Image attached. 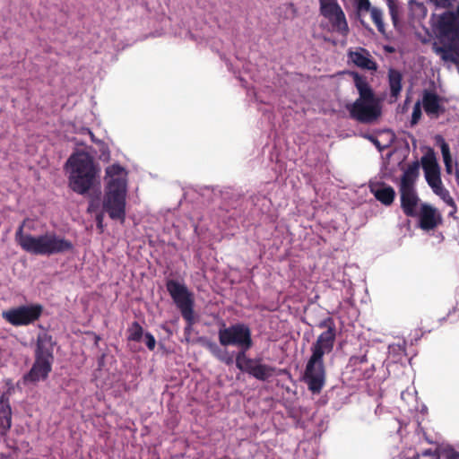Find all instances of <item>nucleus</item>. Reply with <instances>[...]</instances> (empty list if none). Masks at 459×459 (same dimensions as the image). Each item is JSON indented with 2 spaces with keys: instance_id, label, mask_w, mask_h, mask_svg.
<instances>
[{
  "instance_id": "obj_1",
  "label": "nucleus",
  "mask_w": 459,
  "mask_h": 459,
  "mask_svg": "<svg viewBox=\"0 0 459 459\" xmlns=\"http://www.w3.org/2000/svg\"><path fill=\"white\" fill-rule=\"evenodd\" d=\"M105 186L101 201V212L96 213L98 229L103 231L104 213L111 220L123 223L126 220L127 196V171L119 164H112L105 169Z\"/></svg>"
},
{
  "instance_id": "obj_2",
  "label": "nucleus",
  "mask_w": 459,
  "mask_h": 459,
  "mask_svg": "<svg viewBox=\"0 0 459 459\" xmlns=\"http://www.w3.org/2000/svg\"><path fill=\"white\" fill-rule=\"evenodd\" d=\"M320 326H327V330L322 333L312 345V355L306 365L303 377L308 389L314 394L320 393L325 385V370L323 357L333 351L335 340V328L331 322L329 325L327 322H323Z\"/></svg>"
},
{
  "instance_id": "obj_3",
  "label": "nucleus",
  "mask_w": 459,
  "mask_h": 459,
  "mask_svg": "<svg viewBox=\"0 0 459 459\" xmlns=\"http://www.w3.org/2000/svg\"><path fill=\"white\" fill-rule=\"evenodd\" d=\"M218 338L221 347L216 342L206 343L208 351L221 362L231 365L234 362L236 354L228 351V346H234L239 349L238 352H246L253 346L251 330L248 325L238 323L226 326L223 325L218 331Z\"/></svg>"
},
{
  "instance_id": "obj_4",
  "label": "nucleus",
  "mask_w": 459,
  "mask_h": 459,
  "mask_svg": "<svg viewBox=\"0 0 459 459\" xmlns=\"http://www.w3.org/2000/svg\"><path fill=\"white\" fill-rule=\"evenodd\" d=\"M65 171L69 187L79 195H86L100 186V167L86 152H75L67 160Z\"/></svg>"
},
{
  "instance_id": "obj_5",
  "label": "nucleus",
  "mask_w": 459,
  "mask_h": 459,
  "mask_svg": "<svg viewBox=\"0 0 459 459\" xmlns=\"http://www.w3.org/2000/svg\"><path fill=\"white\" fill-rule=\"evenodd\" d=\"M24 222L15 233L17 244L27 253L35 255L50 256L73 250V243L54 231H47L40 235L24 233Z\"/></svg>"
},
{
  "instance_id": "obj_6",
  "label": "nucleus",
  "mask_w": 459,
  "mask_h": 459,
  "mask_svg": "<svg viewBox=\"0 0 459 459\" xmlns=\"http://www.w3.org/2000/svg\"><path fill=\"white\" fill-rule=\"evenodd\" d=\"M359 97L348 107L351 117L361 123H372L381 115V107L364 76L351 73Z\"/></svg>"
},
{
  "instance_id": "obj_7",
  "label": "nucleus",
  "mask_w": 459,
  "mask_h": 459,
  "mask_svg": "<svg viewBox=\"0 0 459 459\" xmlns=\"http://www.w3.org/2000/svg\"><path fill=\"white\" fill-rule=\"evenodd\" d=\"M54 361L52 337L48 333H40L37 340L35 361L24 379L28 382L45 380L52 369Z\"/></svg>"
},
{
  "instance_id": "obj_8",
  "label": "nucleus",
  "mask_w": 459,
  "mask_h": 459,
  "mask_svg": "<svg viewBox=\"0 0 459 459\" xmlns=\"http://www.w3.org/2000/svg\"><path fill=\"white\" fill-rule=\"evenodd\" d=\"M177 307L180 310L183 318L186 321V331H190L195 322L194 313V294L187 289L185 283L175 280H169L166 284Z\"/></svg>"
},
{
  "instance_id": "obj_9",
  "label": "nucleus",
  "mask_w": 459,
  "mask_h": 459,
  "mask_svg": "<svg viewBox=\"0 0 459 459\" xmlns=\"http://www.w3.org/2000/svg\"><path fill=\"white\" fill-rule=\"evenodd\" d=\"M418 173V165L409 167L404 171L401 179L400 193L402 208L408 216H417L418 211L420 210L418 207L420 199L414 188Z\"/></svg>"
},
{
  "instance_id": "obj_10",
  "label": "nucleus",
  "mask_w": 459,
  "mask_h": 459,
  "mask_svg": "<svg viewBox=\"0 0 459 459\" xmlns=\"http://www.w3.org/2000/svg\"><path fill=\"white\" fill-rule=\"evenodd\" d=\"M42 307L38 304L20 306L2 312V317L13 326L28 325L41 315Z\"/></svg>"
},
{
  "instance_id": "obj_11",
  "label": "nucleus",
  "mask_w": 459,
  "mask_h": 459,
  "mask_svg": "<svg viewBox=\"0 0 459 459\" xmlns=\"http://www.w3.org/2000/svg\"><path fill=\"white\" fill-rule=\"evenodd\" d=\"M235 361L239 370L245 371L261 381H265L272 377L275 371V368L263 364L259 359H250L243 352L236 353Z\"/></svg>"
},
{
  "instance_id": "obj_12",
  "label": "nucleus",
  "mask_w": 459,
  "mask_h": 459,
  "mask_svg": "<svg viewBox=\"0 0 459 459\" xmlns=\"http://www.w3.org/2000/svg\"><path fill=\"white\" fill-rule=\"evenodd\" d=\"M320 10L331 23L333 31L345 35L348 30V23L345 14L336 0H319Z\"/></svg>"
},
{
  "instance_id": "obj_13",
  "label": "nucleus",
  "mask_w": 459,
  "mask_h": 459,
  "mask_svg": "<svg viewBox=\"0 0 459 459\" xmlns=\"http://www.w3.org/2000/svg\"><path fill=\"white\" fill-rule=\"evenodd\" d=\"M437 28L443 37L459 46V5L455 10L445 12L439 16Z\"/></svg>"
},
{
  "instance_id": "obj_14",
  "label": "nucleus",
  "mask_w": 459,
  "mask_h": 459,
  "mask_svg": "<svg viewBox=\"0 0 459 459\" xmlns=\"http://www.w3.org/2000/svg\"><path fill=\"white\" fill-rule=\"evenodd\" d=\"M421 165L424 170L425 178L433 192L443 186L440 178V169L437 164L435 153L429 150L421 157Z\"/></svg>"
},
{
  "instance_id": "obj_15",
  "label": "nucleus",
  "mask_w": 459,
  "mask_h": 459,
  "mask_svg": "<svg viewBox=\"0 0 459 459\" xmlns=\"http://www.w3.org/2000/svg\"><path fill=\"white\" fill-rule=\"evenodd\" d=\"M420 103L429 117L437 118L445 112L443 100L436 93L425 91Z\"/></svg>"
},
{
  "instance_id": "obj_16",
  "label": "nucleus",
  "mask_w": 459,
  "mask_h": 459,
  "mask_svg": "<svg viewBox=\"0 0 459 459\" xmlns=\"http://www.w3.org/2000/svg\"><path fill=\"white\" fill-rule=\"evenodd\" d=\"M348 59L356 66L369 71H376L377 65L372 58L369 51L363 48H356L348 51Z\"/></svg>"
},
{
  "instance_id": "obj_17",
  "label": "nucleus",
  "mask_w": 459,
  "mask_h": 459,
  "mask_svg": "<svg viewBox=\"0 0 459 459\" xmlns=\"http://www.w3.org/2000/svg\"><path fill=\"white\" fill-rule=\"evenodd\" d=\"M420 228L429 230L437 226L441 221V215L433 206L423 204L418 211Z\"/></svg>"
},
{
  "instance_id": "obj_18",
  "label": "nucleus",
  "mask_w": 459,
  "mask_h": 459,
  "mask_svg": "<svg viewBox=\"0 0 459 459\" xmlns=\"http://www.w3.org/2000/svg\"><path fill=\"white\" fill-rule=\"evenodd\" d=\"M369 188L376 199L383 204L390 205L394 202L395 192L392 186L380 181H372Z\"/></svg>"
},
{
  "instance_id": "obj_19",
  "label": "nucleus",
  "mask_w": 459,
  "mask_h": 459,
  "mask_svg": "<svg viewBox=\"0 0 459 459\" xmlns=\"http://www.w3.org/2000/svg\"><path fill=\"white\" fill-rule=\"evenodd\" d=\"M403 74L400 71L390 68L388 70V84L390 88V95L391 98L394 99V101H395L403 89Z\"/></svg>"
},
{
  "instance_id": "obj_20",
  "label": "nucleus",
  "mask_w": 459,
  "mask_h": 459,
  "mask_svg": "<svg viewBox=\"0 0 459 459\" xmlns=\"http://www.w3.org/2000/svg\"><path fill=\"white\" fill-rule=\"evenodd\" d=\"M436 141L441 149V153L443 156V160H444L446 173L453 174L454 169H453V164H452V157H451V153H450L449 145L445 141V139L440 135H437L436 137Z\"/></svg>"
},
{
  "instance_id": "obj_21",
  "label": "nucleus",
  "mask_w": 459,
  "mask_h": 459,
  "mask_svg": "<svg viewBox=\"0 0 459 459\" xmlns=\"http://www.w3.org/2000/svg\"><path fill=\"white\" fill-rule=\"evenodd\" d=\"M368 12L370 13L371 20L375 23L379 33H381L383 36H385L386 30L384 22L383 11L377 7H372L370 5V9H368Z\"/></svg>"
},
{
  "instance_id": "obj_22",
  "label": "nucleus",
  "mask_w": 459,
  "mask_h": 459,
  "mask_svg": "<svg viewBox=\"0 0 459 459\" xmlns=\"http://www.w3.org/2000/svg\"><path fill=\"white\" fill-rule=\"evenodd\" d=\"M389 14L393 22L394 27L396 30L401 29L400 25V14H401V5L398 3L397 0H388V2H385Z\"/></svg>"
},
{
  "instance_id": "obj_23",
  "label": "nucleus",
  "mask_w": 459,
  "mask_h": 459,
  "mask_svg": "<svg viewBox=\"0 0 459 459\" xmlns=\"http://www.w3.org/2000/svg\"><path fill=\"white\" fill-rule=\"evenodd\" d=\"M446 204H447L451 211L449 212V215L453 216L456 211V204L453 199V197L450 195L449 191L443 186L439 187L437 190L434 192Z\"/></svg>"
},
{
  "instance_id": "obj_24",
  "label": "nucleus",
  "mask_w": 459,
  "mask_h": 459,
  "mask_svg": "<svg viewBox=\"0 0 459 459\" xmlns=\"http://www.w3.org/2000/svg\"><path fill=\"white\" fill-rule=\"evenodd\" d=\"M128 333V340L134 342L141 341L143 335V327L137 323L134 322L127 330Z\"/></svg>"
},
{
  "instance_id": "obj_25",
  "label": "nucleus",
  "mask_w": 459,
  "mask_h": 459,
  "mask_svg": "<svg viewBox=\"0 0 459 459\" xmlns=\"http://www.w3.org/2000/svg\"><path fill=\"white\" fill-rule=\"evenodd\" d=\"M421 103H420V100H418L414 106H413V109H412V114H411V126L417 125L421 117Z\"/></svg>"
},
{
  "instance_id": "obj_26",
  "label": "nucleus",
  "mask_w": 459,
  "mask_h": 459,
  "mask_svg": "<svg viewBox=\"0 0 459 459\" xmlns=\"http://www.w3.org/2000/svg\"><path fill=\"white\" fill-rule=\"evenodd\" d=\"M0 406H1L0 407V417H4V418L12 417L11 407L8 404V401L5 400L4 395L0 398Z\"/></svg>"
},
{
  "instance_id": "obj_27",
  "label": "nucleus",
  "mask_w": 459,
  "mask_h": 459,
  "mask_svg": "<svg viewBox=\"0 0 459 459\" xmlns=\"http://www.w3.org/2000/svg\"><path fill=\"white\" fill-rule=\"evenodd\" d=\"M439 457L443 459H459V452L454 447L447 446L442 449Z\"/></svg>"
},
{
  "instance_id": "obj_28",
  "label": "nucleus",
  "mask_w": 459,
  "mask_h": 459,
  "mask_svg": "<svg viewBox=\"0 0 459 459\" xmlns=\"http://www.w3.org/2000/svg\"><path fill=\"white\" fill-rule=\"evenodd\" d=\"M354 5L356 6L358 12H368L370 9V2L369 0H351Z\"/></svg>"
},
{
  "instance_id": "obj_29",
  "label": "nucleus",
  "mask_w": 459,
  "mask_h": 459,
  "mask_svg": "<svg viewBox=\"0 0 459 459\" xmlns=\"http://www.w3.org/2000/svg\"><path fill=\"white\" fill-rule=\"evenodd\" d=\"M145 343L149 350L152 351L155 348L156 341L154 336L151 333H145L144 334Z\"/></svg>"
},
{
  "instance_id": "obj_30",
  "label": "nucleus",
  "mask_w": 459,
  "mask_h": 459,
  "mask_svg": "<svg viewBox=\"0 0 459 459\" xmlns=\"http://www.w3.org/2000/svg\"><path fill=\"white\" fill-rule=\"evenodd\" d=\"M388 349L390 353L403 354L404 352V347L401 344H392Z\"/></svg>"
},
{
  "instance_id": "obj_31",
  "label": "nucleus",
  "mask_w": 459,
  "mask_h": 459,
  "mask_svg": "<svg viewBox=\"0 0 459 459\" xmlns=\"http://www.w3.org/2000/svg\"><path fill=\"white\" fill-rule=\"evenodd\" d=\"M11 425H12V417H10V418L0 417V427L1 428L7 430L11 428Z\"/></svg>"
},
{
  "instance_id": "obj_32",
  "label": "nucleus",
  "mask_w": 459,
  "mask_h": 459,
  "mask_svg": "<svg viewBox=\"0 0 459 459\" xmlns=\"http://www.w3.org/2000/svg\"><path fill=\"white\" fill-rule=\"evenodd\" d=\"M423 456V457H434L437 459L438 456L437 455L436 452L432 449H425L420 454L417 455V457Z\"/></svg>"
},
{
  "instance_id": "obj_33",
  "label": "nucleus",
  "mask_w": 459,
  "mask_h": 459,
  "mask_svg": "<svg viewBox=\"0 0 459 459\" xmlns=\"http://www.w3.org/2000/svg\"><path fill=\"white\" fill-rule=\"evenodd\" d=\"M98 208H99V204H98V203H96L95 201H91V202L89 204V206H88V212H97Z\"/></svg>"
},
{
  "instance_id": "obj_34",
  "label": "nucleus",
  "mask_w": 459,
  "mask_h": 459,
  "mask_svg": "<svg viewBox=\"0 0 459 459\" xmlns=\"http://www.w3.org/2000/svg\"><path fill=\"white\" fill-rule=\"evenodd\" d=\"M365 137L367 139H368L369 141H371L372 143H377V139H376L374 136L372 135H365Z\"/></svg>"
},
{
  "instance_id": "obj_35",
  "label": "nucleus",
  "mask_w": 459,
  "mask_h": 459,
  "mask_svg": "<svg viewBox=\"0 0 459 459\" xmlns=\"http://www.w3.org/2000/svg\"><path fill=\"white\" fill-rule=\"evenodd\" d=\"M449 4L448 0H439L438 4H441L443 7H446Z\"/></svg>"
},
{
  "instance_id": "obj_36",
  "label": "nucleus",
  "mask_w": 459,
  "mask_h": 459,
  "mask_svg": "<svg viewBox=\"0 0 459 459\" xmlns=\"http://www.w3.org/2000/svg\"><path fill=\"white\" fill-rule=\"evenodd\" d=\"M88 134H89V135L91 136V141L96 142L95 136H94V134H92V132H91L90 130H88Z\"/></svg>"
},
{
  "instance_id": "obj_37",
  "label": "nucleus",
  "mask_w": 459,
  "mask_h": 459,
  "mask_svg": "<svg viewBox=\"0 0 459 459\" xmlns=\"http://www.w3.org/2000/svg\"><path fill=\"white\" fill-rule=\"evenodd\" d=\"M379 150H381L380 143L377 141V143H373Z\"/></svg>"
},
{
  "instance_id": "obj_38",
  "label": "nucleus",
  "mask_w": 459,
  "mask_h": 459,
  "mask_svg": "<svg viewBox=\"0 0 459 459\" xmlns=\"http://www.w3.org/2000/svg\"><path fill=\"white\" fill-rule=\"evenodd\" d=\"M359 360H360V362L366 361L367 360L366 356H362Z\"/></svg>"
},
{
  "instance_id": "obj_39",
  "label": "nucleus",
  "mask_w": 459,
  "mask_h": 459,
  "mask_svg": "<svg viewBox=\"0 0 459 459\" xmlns=\"http://www.w3.org/2000/svg\"><path fill=\"white\" fill-rule=\"evenodd\" d=\"M387 50H388L389 52H392V51H393V49H392L391 48H387Z\"/></svg>"
},
{
  "instance_id": "obj_40",
  "label": "nucleus",
  "mask_w": 459,
  "mask_h": 459,
  "mask_svg": "<svg viewBox=\"0 0 459 459\" xmlns=\"http://www.w3.org/2000/svg\"><path fill=\"white\" fill-rule=\"evenodd\" d=\"M385 2H388V0H384Z\"/></svg>"
}]
</instances>
